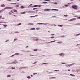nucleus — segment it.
I'll return each mask as SVG.
<instances>
[{
  "label": "nucleus",
  "instance_id": "obj_3",
  "mask_svg": "<svg viewBox=\"0 0 80 80\" xmlns=\"http://www.w3.org/2000/svg\"><path fill=\"white\" fill-rule=\"evenodd\" d=\"M13 63H14V64H16V63H18V62H9L7 63V64H12Z\"/></svg>",
  "mask_w": 80,
  "mask_h": 80
},
{
  "label": "nucleus",
  "instance_id": "obj_8",
  "mask_svg": "<svg viewBox=\"0 0 80 80\" xmlns=\"http://www.w3.org/2000/svg\"><path fill=\"white\" fill-rule=\"evenodd\" d=\"M55 42V41H52L49 42H48L47 43H52L53 42Z\"/></svg>",
  "mask_w": 80,
  "mask_h": 80
},
{
  "label": "nucleus",
  "instance_id": "obj_4",
  "mask_svg": "<svg viewBox=\"0 0 80 80\" xmlns=\"http://www.w3.org/2000/svg\"><path fill=\"white\" fill-rule=\"evenodd\" d=\"M38 25H47L48 24V23H38Z\"/></svg>",
  "mask_w": 80,
  "mask_h": 80
},
{
  "label": "nucleus",
  "instance_id": "obj_38",
  "mask_svg": "<svg viewBox=\"0 0 80 80\" xmlns=\"http://www.w3.org/2000/svg\"><path fill=\"white\" fill-rule=\"evenodd\" d=\"M80 35V33L77 34L76 36H78V35Z\"/></svg>",
  "mask_w": 80,
  "mask_h": 80
},
{
  "label": "nucleus",
  "instance_id": "obj_56",
  "mask_svg": "<svg viewBox=\"0 0 80 80\" xmlns=\"http://www.w3.org/2000/svg\"><path fill=\"white\" fill-rule=\"evenodd\" d=\"M15 33H19V32H15Z\"/></svg>",
  "mask_w": 80,
  "mask_h": 80
},
{
  "label": "nucleus",
  "instance_id": "obj_20",
  "mask_svg": "<svg viewBox=\"0 0 80 80\" xmlns=\"http://www.w3.org/2000/svg\"><path fill=\"white\" fill-rule=\"evenodd\" d=\"M6 23V22H0V23Z\"/></svg>",
  "mask_w": 80,
  "mask_h": 80
},
{
  "label": "nucleus",
  "instance_id": "obj_59",
  "mask_svg": "<svg viewBox=\"0 0 80 80\" xmlns=\"http://www.w3.org/2000/svg\"><path fill=\"white\" fill-rule=\"evenodd\" d=\"M80 45V44H77V46H78V45Z\"/></svg>",
  "mask_w": 80,
  "mask_h": 80
},
{
  "label": "nucleus",
  "instance_id": "obj_19",
  "mask_svg": "<svg viewBox=\"0 0 80 80\" xmlns=\"http://www.w3.org/2000/svg\"><path fill=\"white\" fill-rule=\"evenodd\" d=\"M45 64L46 65V64H47V63H45V62L44 63H42V65H44Z\"/></svg>",
  "mask_w": 80,
  "mask_h": 80
},
{
  "label": "nucleus",
  "instance_id": "obj_64",
  "mask_svg": "<svg viewBox=\"0 0 80 80\" xmlns=\"http://www.w3.org/2000/svg\"><path fill=\"white\" fill-rule=\"evenodd\" d=\"M54 26H57V25L54 24Z\"/></svg>",
  "mask_w": 80,
  "mask_h": 80
},
{
  "label": "nucleus",
  "instance_id": "obj_43",
  "mask_svg": "<svg viewBox=\"0 0 80 80\" xmlns=\"http://www.w3.org/2000/svg\"><path fill=\"white\" fill-rule=\"evenodd\" d=\"M34 50L35 52H37V49H36V50L34 49Z\"/></svg>",
  "mask_w": 80,
  "mask_h": 80
},
{
  "label": "nucleus",
  "instance_id": "obj_26",
  "mask_svg": "<svg viewBox=\"0 0 80 80\" xmlns=\"http://www.w3.org/2000/svg\"><path fill=\"white\" fill-rule=\"evenodd\" d=\"M3 25L4 27H7V25Z\"/></svg>",
  "mask_w": 80,
  "mask_h": 80
},
{
  "label": "nucleus",
  "instance_id": "obj_34",
  "mask_svg": "<svg viewBox=\"0 0 80 80\" xmlns=\"http://www.w3.org/2000/svg\"><path fill=\"white\" fill-rule=\"evenodd\" d=\"M21 23H19V24H18V25H21Z\"/></svg>",
  "mask_w": 80,
  "mask_h": 80
},
{
  "label": "nucleus",
  "instance_id": "obj_60",
  "mask_svg": "<svg viewBox=\"0 0 80 80\" xmlns=\"http://www.w3.org/2000/svg\"><path fill=\"white\" fill-rule=\"evenodd\" d=\"M8 41H9L8 40H7V41H5V42H8Z\"/></svg>",
  "mask_w": 80,
  "mask_h": 80
},
{
  "label": "nucleus",
  "instance_id": "obj_1",
  "mask_svg": "<svg viewBox=\"0 0 80 80\" xmlns=\"http://www.w3.org/2000/svg\"><path fill=\"white\" fill-rule=\"evenodd\" d=\"M72 7L74 9H75V10L77 9V6L75 5H73L72 6Z\"/></svg>",
  "mask_w": 80,
  "mask_h": 80
},
{
  "label": "nucleus",
  "instance_id": "obj_63",
  "mask_svg": "<svg viewBox=\"0 0 80 80\" xmlns=\"http://www.w3.org/2000/svg\"><path fill=\"white\" fill-rule=\"evenodd\" d=\"M28 46H27L26 47V48H28Z\"/></svg>",
  "mask_w": 80,
  "mask_h": 80
},
{
  "label": "nucleus",
  "instance_id": "obj_40",
  "mask_svg": "<svg viewBox=\"0 0 80 80\" xmlns=\"http://www.w3.org/2000/svg\"><path fill=\"white\" fill-rule=\"evenodd\" d=\"M28 25H31V23H29L28 24Z\"/></svg>",
  "mask_w": 80,
  "mask_h": 80
},
{
  "label": "nucleus",
  "instance_id": "obj_51",
  "mask_svg": "<svg viewBox=\"0 0 80 80\" xmlns=\"http://www.w3.org/2000/svg\"><path fill=\"white\" fill-rule=\"evenodd\" d=\"M37 63V62H34V63H33V64H35V63Z\"/></svg>",
  "mask_w": 80,
  "mask_h": 80
},
{
  "label": "nucleus",
  "instance_id": "obj_41",
  "mask_svg": "<svg viewBox=\"0 0 80 80\" xmlns=\"http://www.w3.org/2000/svg\"><path fill=\"white\" fill-rule=\"evenodd\" d=\"M36 9H37V8H34L33 9V10H35Z\"/></svg>",
  "mask_w": 80,
  "mask_h": 80
},
{
  "label": "nucleus",
  "instance_id": "obj_12",
  "mask_svg": "<svg viewBox=\"0 0 80 80\" xmlns=\"http://www.w3.org/2000/svg\"><path fill=\"white\" fill-rule=\"evenodd\" d=\"M57 11H58V10H57L56 9H51V10H55V11H57Z\"/></svg>",
  "mask_w": 80,
  "mask_h": 80
},
{
  "label": "nucleus",
  "instance_id": "obj_35",
  "mask_svg": "<svg viewBox=\"0 0 80 80\" xmlns=\"http://www.w3.org/2000/svg\"><path fill=\"white\" fill-rule=\"evenodd\" d=\"M11 77V76H10V75H8L7 76V77Z\"/></svg>",
  "mask_w": 80,
  "mask_h": 80
},
{
  "label": "nucleus",
  "instance_id": "obj_36",
  "mask_svg": "<svg viewBox=\"0 0 80 80\" xmlns=\"http://www.w3.org/2000/svg\"><path fill=\"white\" fill-rule=\"evenodd\" d=\"M66 64V63H65V62H62V64Z\"/></svg>",
  "mask_w": 80,
  "mask_h": 80
},
{
  "label": "nucleus",
  "instance_id": "obj_18",
  "mask_svg": "<svg viewBox=\"0 0 80 80\" xmlns=\"http://www.w3.org/2000/svg\"><path fill=\"white\" fill-rule=\"evenodd\" d=\"M70 75L71 76H73V77H75V75L72 74H70Z\"/></svg>",
  "mask_w": 80,
  "mask_h": 80
},
{
  "label": "nucleus",
  "instance_id": "obj_25",
  "mask_svg": "<svg viewBox=\"0 0 80 80\" xmlns=\"http://www.w3.org/2000/svg\"><path fill=\"white\" fill-rule=\"evenodd\" d=\"M12 69H15L16 68H13V67H12L11 68Z\"/></svg>",
  "mask_w": 80,
  "mask_h": 80
},
{
  "label": "nucleus",
  "instance_id": "obj_45",
  "mask_svg": "<svg viewBox=\"0 0 80 80\" xmlns=\"http://www.w3.org/2000/svg\"><path fill=\"white\" fill-rule=\"evenodd\" d=\"M15 4H16V5H19V3H16Z\"/></svg>",
  "mask_w": 80,
  "mask_h": 80
},
{
  "label": "nucleus",
  "instance_id": "obj_58",
  "mask_svg": "<svg viewBox=\"0 0 80 80\" xmlns=\"http://www.w3.org/2000/svg\"><path fill=\"white\" fill-rule=\"evenodd\" d=\"M11 4H16L15 3H11Z\"/></svg>",
  "mask_w": 80,
  "mask_h": 80
},
{
  "label": "nucleus",
  "instance_id": "obj_49",
  "mask_svg": "<svg viewBox=\"0 0 80 80\" xmlns=\"http://www.w3.org/2000/svg\"><path fill=\"white\" fill-rule=\"evenodd\" d=\"M36 74H37V73H33V75H36Z\"/></svg>",
  "mask_w": 80,
  "mask_h": 80
},
{
  "label": "nucleus",
  "instance_id": "obj_7",
  "mask_svg": "<svg viewBox=\"0 0 80 80\" xmlns=\"http://www.w3.org/2000/svg\"><path fill=\"white\" fill-rule=\"evenodd\" d=\"M22 52H25V53H27V52L28 53V52H30V51H23V50H22Z\"/></svg>",
  "mask_w": 80,
  "mask_h": 80
},
{
  "label": "nucleus",
  "instance_id": "obj_46",
  "mask_svg": "<svg viewBox=\"0 0 80 80\" xmlns=\"http://www.w3.org/2000/svg\"><path fill=\"white\" fill-rule=\"evenodd\" d=\"M61 37H62V38L65 37V36H61Z\"/></svg>",
  "mask_w": 80,
  "mask_h": 80
},
{
  "label": "nucleus",
  "instance_id": "obj_62",
  "mask_svg": "<svg viewBox=\"0 0 80 80\" xmlns=\"http://www.w3.org/2000/svg\"><path fill=\"white\" fill-rule=\"evenodd\" d=\"M58 43H60V42H58Z\"/></svg>",
  "mask_w": 80,
  "mask_h": 80
},
{
  "label": "nucleus",
  "instance_id": "obj_11",
  "mask_svg": "<svg viewBox=\"0 0 80 80\" xmlns=\"http://www.w3.org/2000/svg\"><path fill=\"white\" fill-rule=\"evenodd\" d=\"M74 64H75V63H73L71 64L68 65H69V67H70V66H72V65H74Z\"/></svg>",
  "mask_w": 80,
  "mask_h": 80
},
{
  "label": "nucleus",
  "instance_id": "obj_44",
  "mask_svg": "<svg viewBox=\"0 0 80 80\" xmlns=\"http://www.w3.org/2000/svg\"><path fill=\"white\" fill-rule=\"evenodd\" d=\"M53 73V72H50L48 73Z\"/></svg>",
  "mask_w": 80,
  "mask_h": 80
},
{
  "label": "nucleus",
  "instance_id": "obj_32",
  "mask_svg": "<svg viewBox=\"0 0 80 80\" xmlns=\"http://www.w3.org/2000/svg\"><path fill=\"white\" fill-rule=\"evenodd\" d=\"M38 7H42V5H38Z\"/></svg>",
  "mask_w": 80,
  "mask_h": 80
},
{
  "label": "nucleus",
  "instance_id": "obj_55",
  "mask_svg": "<svg viewBox=\"0 0 80 80\" xmlns=\"http://www.w3.org/2000/svg\"><path fill=\"white\" fill-rule=\"evenodd\" d=\"M68 5H66V7H68Z\"/></svg>",
  "mask_w": 80,
  "mask_h": 80
},
{
  "label": "nucleus",
  "instance_id": "obj_54",
  "mask_svg": "<svg viewBox=\"0 0 80 80\" xmlns=\"http://www.w3.org/2000/svg\"><path fill=\"white\" fill-rule=\"evenodd\" d=\"M17 11L16 10H14V12H17Z\"/></svg>",
  "mask_w": 80,
  "mask_h": 80
},
{
  "label": "nucleus",
  "instance_id": "obj_27",
  "mask_svg": "<svg viewBox=\"0 0 80 80\" xmlns=\"http://www.w3.org/2000/svg\"><path fill=\"white\" fill-rule=\"evenodd\" d=\"M21 8H24V7L23 6L21 7Z\"/></svg>",
  "mask_w": 80,
  "mask_h": 80
},
{
  "label": "nucleus",
  "instance_id": "obj_31",
  "mask_svg": "<svg viewBox=\"0 0 80 80\" xmlns=\"http://www.w3.org/2000/svg\"><path fill=\"white\" fill-rule=\"evenodd\" d=\"M67 16H68V15L67 14L64 15V17H67Z\"/></svg>",
  "mask_w": 80,
  "mask_h": 80
},
{
  "label": "nucleus",
  "instance_id": "obj_50",
  "mask_svg": "<svg viewBox=\"0 0 80 80\" xmlns=\"http://www.w3.org/2000/svg\"><path fill=\"white\" fill-rule=\"evenodd\" d=\"M36 30H39V28H36Z\"/></svg>",
  "mask_w": 80,
  "mask_h": 80
},
{
  "label": "nucleus",
  "instance_id": "obj_13",
  "mask_svg": "<svg viewBox=\"0 0 80 80\" xmlns=\"http://www.w3.org/2000/svg\"><path fill=\"white\" fill-rule=\"evenodd\" d=\"M75 25H80V23H76V24H74Z\"/></svg>",
  "mask_w": 80,
  "mask_h": 80
},
{
  "label": "nucleus",
  "instance_id": "obj_21",
  "mask_svg": "<svg viewBox=\"0 0 80 80\" xmlns=\"http://www.w3.org/2000/svg\"><path fill=\"white\" fill-rule=\"evenodd\" d=\"M30 30H35V28H32L30 29Z\"/></svg>",
  "mask_w": 80,
  "mask_h": 80
},
{
  "label": "nucleus",
  "instance_id": "obj_22",
  "mask_svg": "<svg viewBox=\"0 0 80 80\" xmlns=\"http://www.w3.org/2000/svg\"><path fill=\"white\" fill-rule=\"evenodd\" d=\"M27 78H28L29 79V78H31V77L30 76H28L27 77Z\"/></svg>",
  "mask_w": 80,
  "mask_h": 80
},
{
  "label": "nucleus",
  "instance_id": "obj_10",
  "mask_svg": "<svg viewBox=\"0 0 80 80\" xmlns=\"http://www.w3.org/2000/svg\"><path fill=\"white\" fill-rule=\"evenodd\" d=\"M20 54V53H18V52H16L15 53L14 55H19V54Z\"/></svg>",
  "mask_w": 80,
  "mask_h": 80
},
{
  "label": "nucleus",
  "instance_id": "obj_61",
  "mask_svg": "<svg viewBox=\"0 0 80 80\" xmlns=\"http://www.w3.org/2000/svg\"><path fill=\"white\" fill-rule=\"evenodd\" d=\"M0 12L1 13V12H2V10H1V11H0Z\"/></svg>",
  "mask_w": 80,
  "mask_h": 80
},
{
  "label": "nucleus",
  "instance_id": "obj_42",
  "mask_svg": "<svg viewBox=\"0 0 80 80\" xmlns=\"http://www.w3.org/2000/svg\"><path fill=\"white\" fill-rule=\"evenodd\" d=\"M17 40V38H16V39H15L14 40V41H15V40Z\"/></svg>",
  "mask_w": 80,
  "mask_h": 80
},
{
  "label": "nucleus",
  "instance_id": "obj_39",
  "mask_svg": "<svg viewBox=\"0 0 80 80\" xmlns=\"http://www.w3.org/2000/svg\"><path fill=\"white\" fill-rule=\"evenodd\" d=\"M51 10V9H47V11H50V10Z\"/></svg>",
  "mask_w": 80,
  "mask_h": 80
},
{
  "label": "nucleus",
  "instance_id": "obj_6",
  "mask_svg": "<svg viewBox=\"0 0 80 80\" xmlns=\"http://www.w3.org/2000/svg\"><path fill=\"white\" fill-rule=\"evenodd\" d=\"M33 40H36V41H37L38 40V38H33Z\"/></svg>",
  "mask_w": 80,
  "mask_h": 80
},
{
  "label": "nucleus",
  "instance_id": "obj_57",
  "mask_svg": "<svg viewBox=\"0 0 80 80\" xmlns=\"http://www.w3.org/2000/svg\"><path fill=\"white\" fill-rule=\"evenodd\" d=\"M14 55H15V54H13V55H12V56H11V57H13V56H14Z\"/></svg>",
  "mask_w": 80,
  "mask_h": 80
},
{
  "label": "nucleus",
  "instance_id": "obj_30",
  "mask_svg": "<svg viewBox=\"0 0 80 80\" xmlns=\"http://www.w3.org/2000/svg\"><path fill=\"white\" fill-rule=\"evenodd\" d=\"M15 7H19V5H17Z\"/></svg>",
  "mask_w": 80,
  "mask_h": 80
},
{
  "label": "nucleus",
  "instance_id": "obj_24",
  "mask_svg": "<svg viewBox=\"0 0 80 80\" xmlns=\"http://www.w3.org/2000/svg\"><path fill=\"white\" fill-rule=\"evenodd\" d=\"M54 71H55L56 72H60L59 70H55Z\"/></svg>",
  "mask_w": 80,
  "mask_h": 80
},
{
  "label": "nucleus",
  "instance_id": "obj_9",
  "mask_svg": "<svg viewBox=\"0 0 80 80\" xmlns=\"http://www.w3.org/2000/svg\"><path fill=\"white\" fill-rule=\"evenodd\" d=\"M23 68H27L25 67H20L19 68V70H22Z\"/></svg>",
  "mask_w": 80,
  "mask_h": 80
},
{
  "label": "nucleus",
  "instance_id": "obj_53",
  "mask_svg": "<svg viewBox=\"0 0 80 80\" xmlns=\"http://www.w3.org/2000/svg\"><path fill=\"white\" fill-rule=\"evenodd\" d=\"M31 56H33L34 57H35V55H32Z\"/></svg>",
  "mask_w": 80,
  "mask_h": 80
},
{
  "label": "nucleus",
  "instance_id": "obj_48",
  "mask_svg": "<svg viewBox=\"0 0 80 80\" xmlns=\"http://www.w3.org/2000/svg\"><path fill=\"white\" fill-rule=\"evenodd\" d=\"M30 17L31 18H32V17H35V16H30Z\"/></svg>",
  "mask_w": 80,
  "mask_h": 80
},
{
  "label": "nucleus",
  "instance_id": "obj_28",
  "mask_svg": "<svg viewBox=\"0 0 80 80\" xmlns=\"http://www.w3.org/2000/svg\"><path fill=\"white\" fill-rule=\"evenodd\" d=\"M31 23V25H33V23Z\"/></svg>",
  "mask_w": 80,
  "mask_h": 80
},
{
  "label": "nucleus",
  "instance_id": "obj_52",
  "mask_svg": "<svg viewBox=\"0 0 80 80\" xmlns=\"http://www.w3.org/2000/svg\"><path fill=\"white\" fill-rule=\"evenodd\" d=\"M46 1H48L49 2H50V1L49 0H46Z\"/></svg>",
  "mask_w": 80,
  "mask_h": 80
},
{
  "label": "nucleus",
  "instance_id": "obj_33",
  "mask_svg": "<svg viewBox=\"0 0 80 80\" xmlns=\"http://www.w3.org/2000/svg\"><path fill=\"white\" fill-rule=\"evenodd\" d=\"M50 78H55V77Z\"/></svg>",
  "mask_w": 80,
  "mask_h": 80
},
{
  "label": "nucleus",
  "instance_id": "obj_29",
  "mask_svg": "<svg viewBox=\"0 0 80 80\" xmlns=\"http://www.w3.org/2000/svg\"><path fill=\"white\" fill-rule=\"evenodd\" d=\"M55 38L54 37H51V38Z\"/></svg>",
  "mask_w": 80,
  "mask_h": 80
},
{
  "label": "nucleus",
  "instance_id": "obj_16",
  "mask_svg": "<svg viewBox=\"0 0 80 80\" xmlns=\"http://www.w3.org/2000/svg\"><path fill=\"white\" fill-rule=\"evenodd\" d=\"M26 13V12H25L20 13L21 14H25V13Z\"/></svg>",
  "mask_w": 80,
  "mask_h": 80
},
{
  "label": "nucleus",
  "instance_id": "obj_23",
  "mask_svg": "<svg viewBox=\"0 0 80 80\" xmlns=\"http://www.w3.org/2000/svg\"><path fill=\"white\" fill-rule=\"evenodd\" d=\"M38 7V5H35L34 6V7Z\"/></svg>",
  "mask_w": 80,
  "mask_h": 80
},
{
  "label": "nucleus",
  "instance_id": "obj_37",
  "mask_svg": "<svg viewBox=\"0 0 80 80\" xmlns=\"http://www.w3.org/2000/svg\"><path fill=\"white\" fill-rule=\"evenodd\" d=\"M43 3H47V2H43Z\"/></svg>",
  "mask_w": 80,
  "mask_h": 80
},
{
  "label": "nucleus",
  "instance_id": "obj_15",
  "mask_svg": "<svg viewBox=\"0 0 80 80\" xmlns=\"http://www.w3.org/2000/svg\"><path fill=\"white\" fill-rule=\"evenodd\" d=\"M58 27H63L62 25H58Z\"/></svg>",
  "mask_w": 80,
  "mask_h": 80
},
{
  "label": "nucleus",
  "instance_id": "obj_14",
  "mask_svg": "<svg viewBox=\"0 0 80 80\" xmlns=\"http://www.w3.org/2000/svg\"><path fill=\"white\" fill-rule=\"evenodd\" d=\"M1 6L2 7H5V5L4 4H3L2 5H1Z\"/></svg>",
  "mask_w": 80,
  "mask_h": 80
},
{
  "label": "nucleus",
  "instance_id": "obj_2",
  "mask_svg": "<svg viewBox=\"0 0 80 80\" xmlns=\"http://www.w3.org/2000/svg\"><path fill=\"white\" fill-rule=\"evenodd\" d=\"M4 9H13L12 7H7L4 8Z\"/></svg>",
  "mask_w": 80,
  "mask_h": 80
},
{
  "label": "nucleus",
  "instance_id": "obj_47",
  "mask_svg": "<svg viewBox=\"0 0 80 80\" xmlns=\"http://www.w3.org/2000/svg\"><path fill=\"white\" fill-rule=\"evenodd\" d=\"M9 15H11V14H12V13H11V12H9Z\"/></svg>",
  "mask_w": 80,
  "mask_h": 80
},
{
  "label": "nucleus",
  "instance_id": "obj_5",
  "mask_svg": "<svg viewBox=\"0 0 80 80\" xmlns=\"http://www.w3.org/2000/svg\"><path fill=\"white\" fill-rule=\"evenodd\" d=\"M59 55L60 56H61V57H64V56H65V54L63 53L59 54Z\"/></svg>",
  "mask_w": 80,
  "mask_h": 80
},
{
  "label": "nucleus",
  "instance_id": "obj_17",
  "mask_svg": "<svg viewBox=\"0 0 80 80\" xmlns=\"http://www.w3.org/2000/svg\"><path fill=\"white\" fill-rule=\"evenodd\" d=\"M65 66L66 67H68V66H69V67H70V65H68L67 64H66Z\"/></svg>",
  "mask_w": 80,
  "mask_h": 80
}]
</instances>
